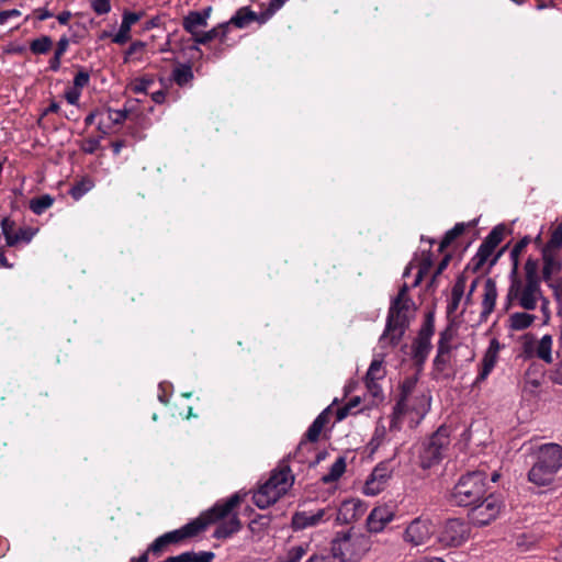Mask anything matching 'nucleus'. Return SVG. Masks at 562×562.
I'll use <instances>...</instances> for the list:
<instances>
[{
	"instance_id": "nucleus-1",
	"label": "nucleus",
	"mask_w": 562,
	"mask_h": 562,
	"mask_svg": "<svg viewBox=\"0 0 562 562\" xmlns=\"http://www.w3.org/2000/svg\"><path fill=\"white\" fill-rule=\"evenodd\" d=\"M508 279L505 308L519 307L524 311H535L540 306L544 322H548L550 318L549 300L543 295L541 289L538 261L529 258L525 263L524 274H519L516 267H512Z\"/></svg>"
},
{
	"instance_id": "nucleus-2",
	"label": "nucleus",
	"mask_w": 562,
	"mask_h": 562,
	"mask_svg": "<svg viewBox=\"0 0 562 562\" xmlns=\"http://www.w3.org/2000/svg\"><path fill=\"white\" fill-rule=\"evenodd\" d=\"M240 501V495L236 493L226 501L216 503L211 509L184 525L182 531H184L187 538H191L205 530L209 525L227 518L216 527L213 536L217 539L232 536L240 529V521L237 515H232L233 509L239 505Z\"/></svg>"
},
{
	"instance_id": "nucleus-3",
	"label": "nucleus",
	"mask_w": 562,
	"mask_h": 562,
	"mask_svg": "<svg viewBox=\"0 0 562 562\" xmlns=\"http://www.w3.org/2000/svg\"><path fill=\"white\" fill-rule=\"evenodd\" d=\"M407 292L408 286L404 284L391 303L386 326L379 339V345L382 349L394 347L401 341L411 318L414 316L415 304Z\"/></svg>"
},
{
	"instance_id": "nucleus-4",
	"label": "nucleus",
	"mask_w": 562,
	"mask_h": 562,
	"mask_svg": "<svg viewBox=\"0 0 562 562\" xmlns=\"http://www.w3.org/2000/svg\"><path fill=\"white\" fill-rule=\"evenodd\" d=\"M370 548V538L352 529L338 532L330 544L333 557L341 562H357L366 555Z\"/></svg>"
},
{
	"instance_id": "nucleus-5",
	"label": "nucleus",
	"mask_w": 562,
	"mask_h": 562,
	"mask_svg": "<svg viewBox=\"0 0 562 562\" xmlns=\"http://www.w3.org/2000/svg\"><path fill=\"white\" fill-rule=\"evenodd\" d=\"M293 482L294 476L289 467L274 470L269 480L254 493V503L261 509L268 508L291 488Z\"/></svg>"
},
{
	"instance_id": "nucleus-6",
	"label": "nucleus",
	"mask_w": 562,
	"mask_h": 562,
	"mask_svg": "<svg viewBox=\"0 0 562 562\" xmlns=\"http://www.w3.org/2000/svg\"><path fill=\"white\" fill-rule=\"evenodd\" d=\"M486 493V475L474 471L462 475L451 492V502L457 506H474Z\"/></svg>"
},
{
	"instance_id": "nucleus-7",
	"label": "nucleus",
	"mask_w": 562,
	"mask_h": 562,
	"mask_svg": "<svg viewBox=\"0 0 562 562\" xmlns=\"http://www.w3.org/2000/svg\"><path fill=\"white\" fill-rule=\"evenodd\" d=\"M452 335L448 330L440 334L437 355L432 361V375L436 380H449L456 374V352L460 347H453Z\"/></svg>"
},
{
	"instance_id": "nucleus-8",
	"label": "nucleus",
	"mask_w": 562,
	"mask_h": 562,
	"mask_svg": "<svg viewBox=\"0 0 562 562\" xmlns=\"http://www.w3.org/2000/svg\"><path fill=\"white\" fill-rule=\"evenodd\" d=\"M468 522L452 518L445 521L438 530L437 539L442 547H460L470 538Z\"/></svg>"
},
{
	"instance_id": "nucleus-9",
	"label": "nucleus",
	"mask_w": 562,
	"mask_h": 562,
	"mask_svg": "<svg viewBox=\"0 0 562 562\" xmlns=\"http://www.w3.org/2000/svg\"><path fill=\"white\" fill-rule=\"evenodd\" d=\"M449 439L446 429L439 428L432 436L423 445L419 453V463L423 469H429L439 463L442 458V452L448 446Z\"/></svg>"
},
{
	"instance_id": "nucleus-10",
	"label": "nucleus",
	"mask_w": 562,
	"mask_h": 562,
	"mask_svg": "<svg viewBox=\"0 0 562 562\" xmlns=\"http://www.w3.org/2000/svg\"><path fill=\"white\" fill-rule=\"evenodd\" d=\"M335 515V507L328 505L314 510H299L292 515L291 527L294 531L318 527L329 521Z\"/></svg>"
},
{
	"instance_id": "nucleus-11",
	"label": "nucleus",
	"mask_w": 562,
	"mask_h": 562,
	"mask_svg": "<svg viewBox=\"0 0 562 562\" xmlns=\"http://www.w3.org/2000/svg\"><path fill=\"white\" fill-rule=\"evenodd\" d=\"M417 378L409 376L406 378L401 384V395L396 405L394 406L393 414L391 416L390 422V431H398L401 429L403 423V411L406 406H408V402L416 393H424V391L417 390Z\"/></svg>"
},
{
	"instance_id": "nucleus-12",
	"label": "nucleus",
	"mask_w": 562,
	"mask_h": 562,
	"mask_svg": "<svg viewBox=\"0 0 562 562\" xmlns=\"http://www.w3.org/2000/svg\"><path fill=\"white\" fill-rule=\"evenodd\" d=\"M502 507L503 503L499 497L488 495L472 507L470 512L471 521L476 526H485L498 516Z\"/></svg>"
},
{
	"instance_id": "nucleus-13",
	"label": "nucleus",
	"mask_w": 562,
	"mask_h": 562,
	"mask_svg": "<svg viewBox=\"0 0 562 562\" xmlns=\"http://www.w3.org/2000/svg\"><path fill=\"white\" fill-rule=\"evenodd\" d=\"M434 533L431 520L425 517L413 519L405 528L403 540L414 547L428 542Z\"/></svg>"
},
{
	"instance_id": "nucleus-14",
	"label": "nucleus",
	"mask_w": 562,
	"mask_h": 562,
	"mask_svg": "<svg viewBox=\"0 0 562 562\" xmlns=\"http://www.w3.org/2000/svg\"><path fill=\"white\" fill-rule=\"evenodd\" d=\"M435 333L434 319L429 315L412 345V356L416 363L423 364L431 349V337Z\"/></svg>"
},
{
	"instance_id": "nucleus-15",
	"label": "nucleus",
	"mask_w": 562,
	"mask_h": 562,
	"mask_svg": "<svg viewBox=\"0 0 562 562\" xmlns=\"http://www.w3.org/2000/svg\"><path fill=\"white\" fill-rule=\"evenodd\" d=\"M392 470L389 463H379L368 477L363 486V493L368 496H375L384 490L386 482L391 477Z\"/></svg>"
},
{
	"instance_id": "nucleus-16",
	"label": "nucleus",
	"mask_w": 562,
	"mask_h": 562,
	"mask_svg": "<svg viewBox=\"0 0 562 562\" xmlns=\"http://www.w3.org/2000/svg\"><path fill=\"white\" fill-rule=\"evenodd\" d=\"M430 408V396L424 393H416L412 396L408 406L403 411V418L407 416L409 424L415 426L425 417Z\"/></svg>"
},
{
	"instance_id": "nucleus-17",
	"label": "nucleus",
	"mask_w": 562,
	"mask_h": 562,
	"mask_svg": "<svg viewBox=\"0 0 562 562\" xmlns=\"http://www.w3.org/2000/svg\"><path fill=\"white\" fill-rule=\"evenodd\" d=\"M395 517L394 509L389 505L374 507L367 518V529L371 533H379L393 521Z\"/></svg>"
},
{
	"instance_id": "nucleus-18",
	"label": "nucleus",
	"mask_w": 562,
	"mask_h": 562,
	"mask_svg": "<svg viewBox=\"0 0 562 562\" xmlns=\"http://www.w3.org/2000/svg\"><path fill=\"white\" fill-rule=\"evenodd\" d=\"M366 512L364 504L357 498L344 501L335 508L336 522L338 525L350 524L358 520Z\"/></svg>"
},
{
	"instance_id": "nucleus-19",
	"label": "nucleus",
	"mask_w": 562,
	"mask_h": 562,
	"mask_svg": "<svg viewBox=\"0 0 562 562\" xmlns=\"http://www.w3.org/2000/svg\"><path fill=\"white\" fill-rule=\"evenodd\" d=\"M537 461L558 473L562 468V447L558 443H544L539 447Z\"/></svg>"
},
{
	"instance_id": "nucleus-20",
	"label": "nucleus",
	"mask_w": 562,
	"mask_h": 562,
	"mask_svg": "<svg viewBox=\"0 0 562 562\" xmlns=\"http://www.w3.org/2000/svg\"><path fill=\"white\" fill-rule=\"evenodd\" d=\"M499 349V342L496 339H492L482 358L480 371L474 381V385H479L481 382L485 381L490 373L493 371L498 359Z\"/></svg>"
},
{
	"instance_id": "nucleus-21",
	"label": "nucleus",
	"mask_w": 562,
	"mask_h": 562,
	"mask_svg": "<svg viewBox=\"0 0 562 562\" xmlns=\"http://www.w3.org/2000/svg\"><path fill=\"white\" fill-rule=\"evenodd\" d=\"M211 11V7L205 8L203 11H191L183 19L182 26L188 33L192 35L195 43L196 38H199L202 33L199 30L207 25Z\"/></svg>"
},
{
	"instance_id": "nucleus-22",
	"label": "nucleus",
	"mask_w": 562,
	"mask_h": 562,
	"mask_svg": "<svg viewBox=\"0 0 562 562\" xmlns=\"http://www.w3.org/2000/svg\"><path fill=\"white\" fill-rule=\"evenodd\" d=\"M498 296L496 282L488 278L484 282V292L482 299V312L481 316L487 318L495 308L496 300Z\"/></svg>"
},
{
	"instance_id": "nucleus-23",
	"label": "nucleus",
	"mask_w": 562,
	"mask_h": 562,
	"mask_svg": "<svg viewBox=\"0 0 562 562\" xmlns=\"http://www.w3.org/2000/svg\"><path fill=\"white\" fill-rule=\"evenodd\" d=\"M555 474L557 472L551 470L550 467L544 468L543 464L537 461L528 472V480L535 485L546 486L553 481Z\"/></svg>"
},
{
	"instance_id": "nucleus-24",
	"label": "nucleus",
	"mask_w": 562,
	"mask_h": 562,
	"mask_svg": "<svg viewBox=\"0 0 562 562\" xmlns=\"http://www.w3.org/2000/svg\"><path fill=\"white\" fill-rule=\"evenodd\" d=\"M1 228L9 247L15 246L21 240L30 241L32 238L24 229L14 231L12 223L7 218L2 221Z\"/></svg>"
},
{
	"instance_id": "nucleus-25",
	"label": "nucleus",
	"mask_w": 562,
	"mask_h": 562,
	"mask_svg": "<svg viewBox=\"0 0 562 562\" xmlns=\"http://www.w3.org/2000/svg\"><path fill=\"white\" fill-rule=\"evenodd\" d=\"M465 290V279L463 277H459L451 290V297L447 306V313L453 314L459 308L460 302L463 297Z\"/></svg>"
},
{
	"instance_id": "nucleus-26",
	"label": "nucleus",
	"mask_w": 562,
	"mask_h": 562,
	"mask_svg": "<svg viewBox=\"0 0 562 562\" xmlns=\"http://www.w3.org/2000/svg\"><path fill=\"white\" fill-rule=\"evenodd\" d=\"M229 23H222L207 32H202L200 37L196 38L198 44L205 45L211 41L218 38L221 43H225L228 32Z\"/></svg>"
},
{
	"instance_id": "nucleus-27",
	"label": "nucleus",
	"mask_w": 562,
	"mask_h": 562,
	"mask_svg": "<svg viewBox=\"0 0 562 562\" xmlns=\"http://www.w3.org/2000/svg\"><path fill=\"white\" fill-rule=\"evenodd\" d=\"M535 321L536 316L529 314L528 311L513 313L508 318L509 327L513 330L527 329Z\"/></svg>"
},
{
	"instance_id": "nucleus-28",
	"label": "nucleus",
	"mask_w": 562,
	"mask_h": 562,
	"mask_svg": "<svg viewBox=\"0 0 562 562\" xmlns=\"http://www.w3.org/2000/svg\"><path fill=\"white\" fill-rule=\"evenodd\" d=\"M552 345L553 339L551 335H544L542 338L537 342L535 355L546 363L550 364L553 362L552 358Z\"/></svg>"
},
{
	"instance_id": "nucleus-29",
	"label": "nucleus",
	"mask_w": 562,
	"mask_h": 562,
	"mask_svg": "<svg viewBox=\"0 0 562 562\" xmlns=\"http://www.w3.org/2000/svg\"><path fill=\"white\" fill-rule=\"evenodd\" d=\"M327 422H328L327 413L326 412L321 413L315 418V420L312 423V425L308 427V429L306 431V438L312 442L317 441L319 438V435H321L324 426L327 424Z\"/></svg>"
},
{
	"instance_id": "nucleus-30",
	"label": "nucleus",
	"mask_w": 562,
	"mask_h": 562,
	"mask_svg": "<svg viewBox=\"0 0 562 562\" xmlns=\"http://www.w3.org/2000/svg\"><path fill=\"white\" fill-rule=\"evenodd\" d=\"M257 18L256 13L248 8H240L227 22L243 29Z\"/></svg>"
},
{
	"instance_id": "nucleus-31",
	"label": "nucleus",
	"mask_w": 562,
	"mask_h": 562,
	"mask_svg": "<svg viewBox=\"0 0 562 562\" xmlns=\"http://www.w3.org/2000/svg\"><path fill=\"white\" fill-rule=\"evenodd\" d=\"M346 471V460L339 457L330 467L328 473L323 475L322 481L325 484L336 482Z\"/></svg>"
},
{
	"instance_id": "nucleus-32",
	"label": "nucleus",
	"mask_w": 562,
	"mask_h": 562,
	"mask_svg": "<svg viewBox=\"0 0 562 562\" xmlns=\"http://www.w3.org/2000/svg\"><path fill=\"white\" fill-rule=\"evenodd\" d=\"M172 79L175 82L183 87L193 79V72L190 65H179L172 70Z\"/></svg>"
},
{
	"instance_id": "nucleus-33",
	"label": "nucleus",
	"mask_w": 562,
	"mask_h": 562,
	"mask_svg": "<svg viewBox=\"0 0 562 562\" xmlns=\"http://www.w3.org/2000/svg\"><path fill=\"white\" fill-rule=\"evenodd\" d=\"M52 47H53V40L47 35H43V36L34 38L30 42V50L34 55L47 54Z\"/></svg>"
},
{
	"instance_id": "nucleus-34",
	"label": "nucleus",
	"mask_w": 562,
	"mask_h": 562,
	"mask_svg": "<svg viewBox=\"0 0 562 562\" xmlns=\"http://www.w3.org/2000/svg\"><path fill=\"white\" fill-rule=\"evenodd\" d=\"M54 203V198L49 194H43L41 196L34 198L30 201V209L31 211L36 214L41 215L46 210H48Z\"/></svg>"
},
{
	"instance_id": "nucleus-35",
	"label": "nucleus",
	"mask_w": 562,
	"mask_h": 562,
	"mask_svg": "<svg viewBox=\"0 0 562 562\" xmlns=\"http://www.w3.org/2000/svg\"><path fill=\"white\" fill-rule=\"evenodd\" d=\"M306 552L305 546H295L290 548L284 555L279 557L276 562H301Z\"/></svg>"
},
{
	"instance_id": "nucleus-36",
	"label": "nucleus",
	"mask_w": 562,
	"mask_h": 562,
	"mask_svg": "<svg viewBox=\"0 0 562 562\" xmlns=\"http://www.w3.org/2000/svg\"><path fill=\"white\" fill-rule=\"evenodd\" d=\"M561 269V263L548 256H544V262L542 268V278L546 282H549L553 274L558 273Z\"/></svg>"
},
{
	"instance_id": "nucleus-37",
	"label": "nucleus",
	"mask_w": 562,
	"mask_h": 562,
	"mask_svg": "<svg viewBox=\"0 0 562 562\" xmlns=\"http://www.w3.org/2000/svg\"><path fill=\"white\" fill-rule=\"evenodd\" d=\"M385 370L383 368V361L374 359L367 372L366 379L368 381H380L384 378Z\"/></svg>"
},
{
	"instance_id": "nucleus-38",
	"label": "nucleus",
	"mask_w": 562,
	"mask_h": 562,
	"mask_svg": "<svg viewBox=\"0 0 562 562\" xmlns=\"http://www.w3.org/2000/svg\"><path fill=\"white\" fill-rule=\"evenodd\" d=\"M464 231V224L459 223L456 224L453 228L448 231L440 243L439 249L443 250L447 246H449L458 236H460Z\"/></svg>"
},
{
	"instance_id": "nucleus-39",
	"label": "nucleus",
	"mask_w": 562,
	"mask_h": 562,
	"mask_svg": "<svg viewBox=\"0 0 562 562\" xmlns=\"http://www.w3.org/2000/svg\"><path fill=\"white\" fill-rule=\"evenodd\" d=\"M386 434H387V430H386L385 425L382 422H379L376 424L373 437L370 442V445L373 447V449H376L385 441Z\"/></svg>"
},
{
	"instance_id": "nucleus-40",
	"label": "nucleus",
	"mask_w": 562,
	"mask_h": 562,
	"mask_svg": "<svg viewBox=\"0 0 562 562\" xmlns=\"http://www.w3.org/2000/svg\"><path fill=\"white\" fill-rule=\"evenodd\" d=\"M505 228L503 226H496L492 229V232L488 234L486 241L492 248H495L501 244V241L504 238Z\"/></svg>"
},
{
	"instance_id": "nucleus-41",
	"label": "nucleus",
	"mask_w": 562,
	"mask_h": 562,
	"mask_svg": "<svg viewBox=\"0 0 562 562\" xmlns=\"http://www.w3.org/2000/svg\"><path fill=\"white\" fill-rule=\"evenodd\" d=\"M528 243H529V239L527 237H525L521 240H519L513 247V249L510 251V259L513 261V266L512 267H516V270H518L519 256H520L521 251L525 249V247L528 245Z\"/></svg>"
},
{
	"instance_id": "nucleus-42",
	"label": "nucleus",
	"mask_w": 562,
	"mask_h": 562,
	"mask_svg": "<svg viewBox=\"0 0 562 562\" xmlns=\"http://www.w3.org/2000/svg\"><path fill=\"white\" fill-rule=\"evenodd\" d=\"M495 248H492L486 241H483L476 252L477 265L485 263L494 252Z\"/></svg>"
},
{
	"instance_id": "nucleus-43",
	"label": "nucleus",
	"mask_w": 562,
	"mask_h": 562,
	"mask_svg": "<svg viewBox=\"0 0 562 562\" xmlns=\"http://www.w3.org/2000/svg\"><path fill=\"white\" fill-rule=\"evenodd\" d=\"M131 27L123 22L120 25L119 32L114 35L113 42L120 45L125 44L131 38Z\"/></svg>"
},
{
	"instance_id": "nucleus-44",
	"label": "nucleus",
	"mask_w": 562,
	"mask_h": 562,
	"mask_svg": "<svg viewBox=\"0 0 562 562\" xmlns=\"http://www.w3.org/2000/svg\"><path fill=\"white\" fill-rule=\"evenodd\" d=\"M91 8L98 15H103L111 11V2L110 0H91Z\"/></svg>"
},
{
	"instance_id": "nucleus-45",
	"label": "nucleus",
	"mask_w": 562,
	"mask_h": 562,
	"mask_svg": "<svg viewBox=\"0 0 562 562\" xmlns=\"http://www.w3.org/2000/svg\"><path fill=\"white\" fill-rule=\"evenodd\" d=\"M90 188H91V186L89 182L81 181L71 188L70 195L75 200H79L90 190Z\"/></svg>"
},
{
	"instance_id": "nucleus-46",
	"label": "nucleus",
	"mask_w": 562,
	"mask_h": 562,
	"mask_svg": "<svg viewBox=\"0 0 562 562\" xmlns=\"http://www.w3.org/2000/svg\"><path fill=\"white\" fill-rule=\"evenodd\" d=\"M90 81V75L86 70H79L74 78V87L81 91L82 88L88 86Z\"/></svg>"
},
{
	"instance_id": "nucleus-47",
	"label": "nucleus",
	"mask_w": 562,
	"mask_h": 562,
	"mask_svg": "<svg viewBox=\"0 0 562 562\" xmlns=\"http://www.w3.org/2000/svg\"><path fill=\"white\" fill-rule=\"evenodd\" d=\"M548 246L551 248H561L562 247V223L559 224L552 232V235L548 243Z\"/></svg>"
},
{
	"instance_id": "nucleus-48",
	"label": "nucleus",
	"mask_w": 562,
	"mask_h": 562,
	"mask_svg": "<svg viewBox=\"0 0 562 562\" xmlns=\"http://www.w3.org/2000/svg\"><path fill=\"white\" fill-rule=\"evenodd\" d=\"M144 13L143 12H130V11H125L123 13V16H122V22L130 26L132 29V26L137 23L142 18H143Z\"/></svg>"
},
{
	"instance_id": "nucleus-49",
	"label": "nucleus",
	"mask_w": 562,
	"mask_h": 562,
	"mask_svg": "<svg viewBox=\"0 0 562 562\" xmlns=\"http://www.w3.org/2000/svg\"><path fill=\"white\" fill-rule=\"evenodd\" d=\"M108 117L113 124H122L126 120L127 113L122 110H109Z\"/></svg>"
},
{
	"instance_id": "nucleus-50",
	"label": "nucleus",
	"mask_w": 562,
	"mask_h": 562,
	"mask_svg": "<svg viewBox=\"0 0 562 562\" xmlns=\"http://www.w3.org/2000/svg\"><path fill=\"white\" fill-rule=\"evenodd\" d=\"M164 536L167 539L168 543H177L182 541L183 539H187L184 531H182V527L180 529L167 532Z\"/></svg>"
},
{
	"instance_id": "nucleus-51",
	"label": "nucleus",
	"mask_w": 562,
	"mask_h": 562,
	"mask_svg": "<svg viewBox=\"0 0 562 562\" xmlns=\"http://www.w3.org/2000/svg\"><path fill=\"white\" fill-rule=\"evenodd\" d=\"M81 91L75 87L69 88L65 91V98L67 102L71 105H77L80 99Z\"/></svg>"
},
{
	"instance_id": "nucleus-52",
	"label": "nucleus",
	"mask_w": 562,
	"mask_h": 562,
	"mask_svg": "<svg viewBox=\"0 0 562 562\" xmlns=\"http://www.w3.org/2000/svg\"><path fill=\"white\" fill-rule=\"evenodd\" d=\"M145 48V43L137 41L134 42L127 49L124 61H127L131 56L134 54L143 52Z\"/></svg>"
},
{
	"instance_id": "nucleus-53",
	"label": "nucleus",
	"mask_w": 562,
	"mask_h": 562,
	"mask_svg": "<svg viewBox=\"0 0 562 562\" xmlns=\"http://www.w3.org/2000/svg\"><path fill=\"white\" fill-rule=\"evenodd\" d=\"M100 146V139L89 138L82 145V150L87 154H93Z\"/></svg>"
},
{
	"instance_id": "nucleus-54",
	"label": "nucleus",
	"mask_w": 562,
	"mask_h": 562,
	"mask_svg": "<svg viewBox=\"0 0 562 562\" xmlns=\"http://www.w3.org/2000/svg\"><path fill=\"white\" fill-rule=\"evenodd\" d=\"M153 81L150 79H138L135 81L133 86V90L136 93H143L146 92Z\"/></svg>"
},
{
	"instance_id": "nucleus-55",
	"label": "nucleus",
	"mask_w": 562,
	"mask_h": 562,
	"mask_svg": "<svg viewBox=\"0 0 562 562\" xmlns=\"http://www.w3.org/2000/svg\"><path fill=\"white\" fill-rule=\"evenodd\" d=\"M366 386L368 391L371 393L373 397H381L382 396V389L379 385L378 381H368L364 380Z\"/></svg>"
},
{
	"instance_id": "nucleus-56",
	"label": "nucleus",
	"mask_w": 562,
	"mask_h": 562,
	"mask_svg": "<svg viewBox=\"0 0 562 562\" xmlns=\"http://www.w3.org/2000/svg\"><path fill=\"white\" fill-rule=\"evenodd\" d=\"M21 12L16 9L0 11V25L5 24L11 18H18Z\"/></svg>"
},
{
	"instance_id": "nucleus-57",
	"label": "nucleus",
	"mask_w": 562,
	"mask_h": 562,
	"mask_svg": "<svg viewBox=\"0 0 562 562\" xmlns=\"http://www.w3.org/2000/svg\"><path fill=\"white\" fill-rule=\"evenodd\" d=\"M168 543L167 539L165 538V536H160L159 538H157L149 547V550L154 553H158L160 552Z\"/></svg>"
},
{
	"instance_id": "nucleus-58",
	"label": "nucleus",
	"mask_w": 562,
	"mask_h": 562,
	"mask_svg": "<svg viewBox=\"0 0 562 562\" xmlns=\"http://www.w3.org/2000/svg\"><path fill=\"white\" fill-rule=\"evenodd\" d=\"M69 46V40L67 36H63L57 42V47L55 49V55L63 57V55L66 53L67 48Z\"/></svg>"
},
{
	"instance_id": "nucleus-59",
	"label": "nucleus",
	"mask_w": 562,
	"mask_h": 562,
	"mask_svg": "<svg viewBox=\"0 0 562 562\" xmlns=\"http://www.w3.org/2000/svg\"><path fill=\"white\" fill-rule=\"evenodd\" d=\"M429 266H430V262L426 261L423 266L419 267L416 278L414 280V283H413L414 286H417L420 284L424 276L427 273V271L429 269Z\"/></svg>"
},
{
	"instance_id": "nucleus-60",
	"label": "nucleus",
	"mask_w": 562,
	"mask_h": 562,
	"mask_svg": "<svg viewBox=\"0 0 562 562\" xmlns=\"http://www.w3.org/2000/svg\"><path fill=\"white\" fill-rule=\"evenodd\" d=\"M164 562H192L191 561V551L183 552L179 555L169 557Z\"/></svg>"
},
{
	"instance_id": "nucleus-61",
	"label": "nucleus",
	"mask_w": 562,
	"mask_h": 562,
	"mask_svg": "<svg viewBox=\"0 0 562 562\" xmlns=\"http://www.w3.org/2000/svg\"><path fill=\"white\" fill-rule=\"evenodd\" d=\"M60 59L61 57L54 54V56L49 60V69L53 71H57L60 68Z\"/></svg>"
},
{
	"instance_id": "nucleus-62",
	"label": "nucleus",
	"mask_w": 562,
	"mask_h": 562,
	"mask_svg": "<svg viewBox=\"0 0 562 562\" xmlns=\"http://www.w3.org/2000/svg\"><path fill=\"white\" fill-rule=\"evenodd\" d=\"M70 18H71V12H69V11H63V12H60V13L57 15V21H58L60 24L65 25V24H67V23L69 22Z\"/></svg>"
},
{
	"instance_id": "nucleus-63",
	"label": "nucleus",
	"mask_w": 562,
	"mask_h": 562,
	"mask_svg": "<svg viewBox=\"0 0 562 562\" xmlns=\"http://www.w3.org/2000/svg\"><path fill=\"white\" fill-rule=\"evenodd\" d=\"M288 0H270L269 2V10H271L272 12H276L278 11L279 9L282 8V5L286 2Z\"/></svg>"
},
{
	"instance_id": "nucleus-64",
	"label": "nucleus",
	"mask_w": 562,
	"mask_h": 562,
	"mask_svg": "<svg viewBox=\"0 0 562 562\" xmlns=\"http://www.w3.org/2000/svg\"><path fill=\"white\" fill-rule=\"evenodd\" d=\"M306 562H334L331 558L325 555H312Z\"/></svg>"
}]
</instances>
